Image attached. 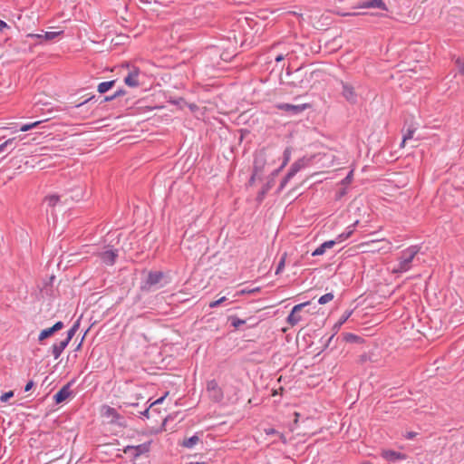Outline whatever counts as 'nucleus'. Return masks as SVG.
I'll return each instance as SVG.
<instances>
[{
  "label": "nucleus",
  "mask_w": 464,
  "mask_h": 464,
  "mask_svg": "<svg viewBox=\"0 0 464 464\" xmlns=\"http://www.w3.org/2000/svg\"><path fill=\"white\" fill-rule=\"evenodd\" d=\"M276 158H278V153L274 150L263 149L257 151L254 160V174L251 177L250 182L254 181L256 177L263 172L266 165L275 164Z\"/></svg>",
  "instance_id": "1"
},
{
  "label": "nucleus",
  "mask_w": 464,
  "mask_h": 464,
  "mask_svg": "<svg viewBox=\"0 0 464 464\" xmlns=\"http://www.w3.org/2000/svg\"><path fill=\"white\" fill-rule=\"evenodd\" d=\"M420 251V246H411L402 250L398 258V262L392 268L394 274L405 273L411 268V263Z\"/></svg>",
  "instance_id": "2"
},
{
  "label": "nucleus",
  "mask_w": 464,
  "mask_h": 464,
  "mask_svg": "<svg viewBox=\"0 0 464 464\" xmlns=\"http://www.w3.org/2000/svg\"><path fill=\"white\" fill-rule=\"evenodd\" d=\"M164 277V274L160 271L150 272L148 274L147 279L145 281L144 285L142 286L143 290L150 291L157 289L163 285H160L161 280Z\"/></svg>",
  "instance_id": "3"
},
{
  "label": "nucleus",
  "mask_w": 464,
  "mask_h": 464,
  "mask_svg": "<svg viewBox=\"0 0 464 464\" xmlns=\"http://www.w3.org/2000/svg\"><path fill=\"white\" fill-rule=\"evenodd\" d=\"M277 110L285 111L287 115L295 116L302 113L306 109L310 108V104L304 103L299 105H294L290 103H277L276 104Z\"/></svg>",
  "instance_id": "4"
},
{
  "label": "nucleus",
  "mask_w": 464,
  "mask_h": 464,
  "mask_svg": "<svg viewBox=\"0 0 464 464\" xmlns=\"http://www.w3.org/2000/svg\"><path fill=\"white\" fill-rule=\"evenodd\" d=\"M99 256L103 264L112 266L118 257V250L108 246L99 254Z\"/></svg>",
  "instance_id": "5"
},
{
  "label": "nucleus",
  "mask_w": 464,
  "mask_h": 464,
  "mask_svg": "<svg viewBox=\"0 0 464 464\" xmlns=\"http://www.w3.org/2000/svg\"><path fill=\"white\" fill-rule=\"evenodd\" d=\"M308 304H309V302H304V303L295 305L293 307L291 313L287 316V319H286L287 323L290 325L294 326V325H296L299 322H301L302 317L299 314V313L304 306H306Z\"/></svg>",
  "instance_id": "6"
},
{
  "label": "nucleus",
  "mask_w": 464,
  "mask_h": 464,
  "mask_svg": "<svg viewBox=\"0 0 464 464\" xmlns=\"http://www.w3.org/2000/svg\"><path fill=\"white\" fill-rule=\"evenodd\" d=\"M207 392L208 393V396L214 401H220L223 394L220 390V388L218 385V382L215 380H210L207 383Z\"/></svg>",
  "instance_id": "7"
},
{
  "label": "nucleus",
  "mask_w": 464,
  "mask_h": 464,
  "mask_svg": "<svg viewBox=\"0 0 464 464\" xmlns=\"http://www.w3.org/2000/svg\"><path fill=\"white\" fill-rule=\"evenodd\" d=\"M341 85L343 88L342 94L344 97V99L351 103H355L357 101V94L354 92L353 87L343 81L341 82Z\"/></svg>",
  "instance_id": "8"
},
{
  "label": "nucleus",
  "mask_w": 464,
  "mask_h": 464,
  "mask_svg": "<svg viewBox=\"0 0 464 464\" xmlns=\"http://www.w3.org/2000/svg\"><path fill=\"white\" fill-rule=\"evenodd\" d=\"M140 72V71L138 67L133 66L127 76L124 78L125 84L132 88L138 87L140 85V82L138 80Z\"/></svg>",
  "instance_id": "9"
},
{
  "label": "nucleus",
  "mask_w": 464,
  "mask_h": 464,
  "mask_svg": "<svg viewBox=\"0 0 464 464\" xmlns=\"http://www.w3.org/2000/svg\"><path fill=\"white\" fill-rule=\"evenodd\" d=\"M102 416L111 419V422L112 423H119V420L121 419L117 411L109 405L102 406Z\"/></svg>",
  "instance_id": "10"
},
{
  "label": "nucleus",
  "mask_w": 464,
  "mask_h": 464,
  "mask_svg": "<svg viewBox=\"0 0 464 464\" xmlns=\"http://www.w3.org/2000/svg\"><path fill=\"white\" fill-rule=\"evenodd\" d=\"M311 160L310 158L303 157L294 162L289 169L290 176H295L298 171L307 167L311 163Z\"/></svg>",
  "instance_id": "11"
},
{
  "label": "nucleus",
  "mask_w": 464,
  "mask_h": 464,
  "mask_svg": "<svg viewBox=\"0 0 464 464\" xmlns=\"http://www.w3.org/2000/svg\"><path fill=\"white\" fill-rule=\"evenodd\" d=\"M71 384L68 383L64 386H63L53 396V400L55 403L59 404L63 401H64L70 395H71V390H70Z\"/></svg>",
  "instance_id": "12"
},
{
  "label": "nucleus",
  "mask_w": 464,
  "mask_h": 464,
  "mask_svg": "<svg viewBox=\"0 0 464 464\" xmlns=\"http://www.w3.org/2000/svg\"><path fill=\"white\" fill-rule=\"evenodd\" d=\"M69 341H67L66 339L59 342V343H55L53 344L52 346V354L53 356V358L56 360L58 359L61 354L63 353V350L68 346L69 344Z\"/></svg>",
  "instance_id": "13"
},
{
  "label": "nucleus",
  "mask_w": 464,
  "mask_h": 464,
  "mask_svg": "<svg viewBox=\"0 0 464 464\" xmlns=\"http://www.w3.org/2000/svg\"><path fill=\"white\" fill-rule=\"evenodd\" d=\"M359 7L361 8H380L382 10L387 11L388 8L385 3L382 0H368L362 2Z\"/></svg>",
  "instance_id": "14"
},
{
  "label": "nucleus",
  "mask_w": 464,
  "mask_h": 464,
  "mask_svg": "<svg viewBox=\"0 0 464 464\" xmlns=\"http://www.w3.org/2000/svg\"><path fill=\"white\" fill-rule=\"evenodd\" d=\"M16 137L10 138L6 140L5 142L0 144V154L5 153V155L9 154L11 151H13L16 146Z\"/></svg>",
  "instance_id": "15"
},
{
  "label": "nucleus",
  "mask_w": 464,
  "mask_h": 464,
  "mask_svg": "<svg viewBox=\"0 0 464 464\" xmlns=\"http://www.w3.org/2000/svg\"><path fill=\"white\" fill-rule=\"evenodd\" d=\"M69 198L67 196L50 195L45 198V201L51 207L56 206L58 203L67 204Z\"/></svg>",
  "instance_id": "16"
},
{
  "label": "nucleus",
  "mask_w": 464,
  "mask_h": 464,
  "mask_svg": "<svg viewBox=\"0 0 464 464\" xmlns=\"http://www.w3.org/2000/svg\"><path fill=\"white\" fill-rule=\"evenodd\" d=\"M382 456L388 461H396L399 459H404L405 455L394 450H383Z\"/></svg>",
  "instance_id": "17"
},
{
  "label": "nucleus",
  "mask_w": 464,
  "mask_h": 464,
  "mask_svg": "<svg viewBox=\"0 0 464 464\" xmlns=\"http://www.w3.org/2000/svg\"><path fill=\"white\" fill-rule=\"evenodd\" d=\"M336 244L335 240L325 241L321 244L313 253V256H321L325 253L326 249L332 248Z\"/></svg>",
  "instance_id": "18"
},
{
  "label": "nucleus",
  "mask_w": 464,
  "mask_h": 464,
  "mask_svg": "<svg viewBox=\"0 0 464 464\" xmlns=\"http://www.w3.org/2000/svg\"><path fill=\"white\" fill-rule=\"evenodd\" d=\"M357 224H358V221H355L353 225H350L349 227H347L346 230L343 233L338 235V237L335 239L336 243H341V242L346 240L347 238H349L354 232V228Z\"/></svg>",
  "instance_id": "19"
},
{
  "label": "nucleus",
  "mask_w": 464,
  "mask_h": 464,
  "mask_svg": "<svg viewBox=\"0 0 464 464\" xmlns=\"http://www.w3.org/2000/svg\"><path fill=\"white\" fill-rule=\"evenodd\" d=\"M199 441V437L197 435H193L188 439H185L181 445L187 449L194 448Z\"/></svg>",
  "instance_id": "20"
},
{
  "label": "nucleus",
  "mask_w": 464,
  "mask_h": 464,
  "mask_svg": "<svg viewBox=\"0 0 464 464\" xmlns=\"http://www.w3.org/2000/svg\"><path fill=\"white\" fill-rule=\"evenodd\" d=\"M115 80H111V81H108V82H101L98 87H97V91L100 92V93H105L106 92H108L111 88H112L115 84Z\"/></svg>",
  "instance_id": "21"
},
{
  "label": "nucleus",
  "mask_w": 464,
  "mask_h": 464,
  "mask_svg": "<svg viewBox=\"0 0 464 464\" xmlns=\"http://www.w3.org/2000/svg\"><path fill=\"white\" fill-rule=\"evenodd\" d=\"M247 324L248 326L251 327V326L256 325V322L253 318H248L246 320H240V319H236L234 317V323H233L234 328L237 329L238 327H240L242 324Z\"/></svg>",
  "instance_id": "22"
},
{
  "label": "nucleus",
  "mask_w": 464,
  "mask_h": 464,
  "mask_svg": "<svg viewBox=\"0 0 464 464\" xmlns=\"http://www.w3.org/2000/svg\"><path fill=\"white\" fill-rule=\"evenodd\" d=\"M46 120H44L45 121ZM42 122H44V121H34V122H32V123H27V124H24L22 125L20 128H19V130L20 131H27V130H30L35 127H37L38 125H40Z\"/></svg>",
  "instance_id": "23"
},
{
  "label": "nucleus",
  "mask_w": 464,
  "mask_h": 464,
  "mask_svg": "<svg viewBox=\"0 0 464 464\" xmlns=\"http://www.w3.org/2000/svg\"><path fill=\"white\" fill-rule=\"evenodd\" d=\"M79 322H75L74 324L71 327V329L68 330L67 332V336H66V340L71 342V340L72 339V337L74 336L75 333L77 332L78 328H79Z\"/></svg>",
  "instance_id": "24"
},
{
  "label": "nucleus",
  "mask_w": 464,
  "mask_h": 464,
  "mask_svg": "<svg viewBox=\"0 0 464 464\" xmlns=\"http://www.w3.org/2000/svg\"><path fill=\"white\" fill-rule=\"evenodd\" d=\"M255 291V289H249L248 287L238 286L236 292L234 293V296L243 295L245 294H252Z\"/></svg>",
  "instance_id": "25"
},
{
  "label": "nucleus",
  "mask_w": 464,
  "mask_h": 464,
  "mask_svg": "<svg viewBox=\"0 0 464 464\" xmlns=\"http://www.w3.org/2000/svg\"><path fill=\"white\" fill-rule=\"evenodd\" d=\"M290 158H291V149L286 148L284 151V160H283L282 164L280 165V169H283L286 166V164L290 160Z\"/></svg>",
  "instance_id": "26"
},
{
  "label": "nucleus",
  "mask_w": 464,
  "mask_h": 464,
  "mask_svg": "<svg viewBox=\"0 0 464 464\" xmlns=\"http://www.w3.org/2000/svg\"><path fill=\"white\" fill-rule=\"evenodd\" d=\"M54 333L53 332V329L52 327L50 328H46V329H44L40 334H39V336H38V340L40 342H42L43 340H44L45 338L53 335Z\"/></svg>",
  "instance_id": "27"
},
{
  "label": "nucleus",
  "mask_w": 464,
  "mask_h": 464,
  "mask_svg": "<svg viewBox=\"0 0 464 464\" xmlns=\"http://www.w3.org/2000/svg\"><path fill=\"white\" fill-rule=\"evenodd\" d=\"M131 449L135 450L134 455L139 456L143 452L147 451L149 450V447L146 444H140L135 447H131Z\"/></svg>",
  "instance_id": "28"
},
{
  "label": "nucleus",
  "mask_w": 464,
  "mask_h": 464,
  "mask_svg": "<svg viewBox=\"0 0 464 464\" xmlns=\"http://www.w3.org/2000/svg\"><path fill=\"white\" fill-rule=\"evenodd\" d=\"M333 299H334V295L332 293H327V294L322 295L318 299V303L320 304H325L329 303L330 301H332Z\"/></svg>",
  "instance_id": "29"
},
{
  "label": "nucleus",
  "mask_w": 464,
  "mask_h": 464,
  "mask_svg": "<svg viewBox=\"0 0 464 464\" xmlns=\"http://www.w3.org/2000/svg\"><path fill=\"white\" fill-rule=\"evenodd\" d=\"M73 195L70 196V198L74 201H78L82 198V189L81 188H77L72 190Z\"/></svg>",
  "instance_id": "30"
},
{
  "label": "nucleus",
  "mask_w": 464,
  "mask_h": 464,
  "mask_svg": "<svg viewBox=\"0 0 464 464\" xmlns=\"http://www.w3.org/2000/svg\"><path fill=\"white\" fill-rule=\"evenodd\" d=\"M415 130L414 129H409L407 132L403 135V139L401 142V147H404L405 142L408 140L412 139Z\"/></svg>",
  "instance_id": "31"
},
{
  "label": "nucleus",
  "mask_w": 464,
  "mask_h": 464,
  "mask_svg": "<svg viewBox=\"0 0 464 464\" xmlns=\"http://www.w3.org/2000/svg\"><path fill=\"white\" fill-rule=\"evenodd\" d=\"M455 64L459 72L464 75V61L461 58H457L455 60Z\"/></svg>",
  "instance_id": "32"
},
{
  "label": "nucleus",
  "mask_w": 464,
  "mask_h": 464,
  "mask_svg": "<svg viewBox=\"0 0 464 464\" xmlns=\"http://www.w3.org/2000/svg\"><path fill=\"white\" fill-rule=\"evenodd\" d=\"M62 32H45L44 34V39L50 41L56 38Z\"/></svg>",
  "instance_id": "33"
},
{
  "label": "nucleus",
  "mask_w": 464,
  "mask_h": 464,
  "mask_svg": "<svg viewBox=\"0 0 464 464\" xmlns=\"http://www.w3.org/2000/svg\"><path fill=\"white\" fill-rule=\"evenodd\" d=\"M13 396H14V392L13 391H9V392H5V393H3L1 395L0 401H1V402H6Z\"/></svg>",
  "instance_id": "34"
},
{
  "label": "nucleus",
  "mask_w": 464,
  "mask_h": 464,
  "mask_svg": "<svg viewBox=\"0 0 464 464\" xmlns=\"http://www.w3.org/2000/svg\"><path fill=\"white\" fill-rule=\"evenodd\" d=\"M294 176H290V172L288 171V173L286 174V176L284 178V179L282 180L281 184H280V187H279V189H283L286 184L288 183V181L293 178Z\"/></svg>",
  "instance_id": "35"
},
{
  "label": "nucleus",
  "mask_w": 464,
  "mask_h": 464,
  "mask_svg": "<svg viewBox=\"0 0 464 464\" xmlns=\"http://www.w3.org/2000/svg\"><path fill=\"white\" fill-rule=\"evenodd\" d=\"M353 170H351L348 175L342 180L343 185L349 184L353 179Z\"/></svg>",
  "instance_id": "36"
},
{
  "label": "nucleus",
  "mask_w": 464,
  "mask_h": 464,
  "mask_svg": "<svg viewBox=\"0 0 464 464\" xmlns=\"http://www.w3.org/2000/svg\"><path fill=\"white\" fill-rule=\"evenodd\" d=\"M285 260V258L282 257L281 260L279 261V263L277 265V267H276V275H278L284 269Z\"/></svg>",
  "instance_id": "37"
},
{
  "label": "nucleus",
  "mask_w": 464,
  "mask_h": 464,
  "mask_svg": "<svg viewBox=\"0 0 464 464\" xmlns=\"http://www.w3.org/2000/svg\"><path fill=\"white\" fill-rule=\"evenodd\" d=\"M95 99V96L92 95L91 97H89L88 99L84 100L83 102L78 103L75 105V108H82L83 107L86 103L90 102L91 101L94 100Z\"/></svg>",
  "instance_id": "38"
},
{
  "label": "nucleus",
  "mask_w": 464,
  "mask_h": 464,
  "mask_svg": "<svg viewBox=\"0 0 464 464\" xmlns=\"http://www.w3.org/2000/svg\"><path fill=\"white\" fill-rule=\"evenodd\" d=\"M63 327V323L61 322V321H58L56 322L53 326H52V329H53V332L55 333L59 330H61L62 328Z\"/></svg>",
  "instance_id": "39"
},
{
  "label": "nucleus",
  "mask_w": 464,
  "mask_h": 464,
  "mask_svg": "<svg viewBox=\"0 0 464 464\" xmlns=\"http://www.w3.org/2000/svg\"><path fill=\"white\" fill-rule=\"evenodd\" d=\"M151 407H147L143 411H140V417L149 419L150 417V409Z\"/></svg>",
  "instance_id": "40"
},
{
  "label": "nucleus",
  "mask_w": 464,
  "mask_h": 464,
  "mask_svg": "<svg viewBox=\"0 0 464 464\" xmlns=\"http://www.w3.org/2000/svg\"><path fill=\"white\" fill-rule=\"evenodd\" d=\"M225 299H226V297H225V296H223V297H221V298H219V299H218V300H216V301H214V302H211V303L209 304V306H210V307H216V306L219 305L222 302H224V301H225Z\"/></svg>",
  "instance_id": "41"
},
{
  "label": "nucleus",
  "mask_w": 464,
  "mask_h": 464,
  "mask_svg": "<svg viewBox=\"0 0 464 464\" xmlns=\"http://www.w3.org/2000/svg\"><path fill=\"white\" fill-rule=\"evenodd\" d=\"M270 188H271V185H270V184H267V185L266 186V188H263V190L259 193V195H258V198H259L260 200L264 198L265 194H266V193L270 189Z\"/></svg>",
  "instance_id": "42"
},
{
  "label": "nucleus",
  "mask_w": 464,
  "mask_h": 464,
  "mask_svg": "<svg viewBox=\"0 0 464 464\" xmlns=\"http://www.w3.org/2000/svg\"><path fill=\"white\" fill-rule=\"evenodd\" d=\"M270 188H271V185H270V184H267V185L266 186V188H263V190L259 193V195H258V198H259L260 200L264 198L265 194H266V193L270 189Z\"/></svg>",
  "instance_id": "43"
},
{
  "label": "nucleus",
  "mask_w": 464,
  "mask_h": 464,
  "mask_svg": "<svg viewBox=\"0 0 464 464\" xmlns=\"http://www.w3.org/2000/svg\"><path fill=\"white\" fill-rule=\"evenodd\" d=\"M139 403H128L123 402L122 405L120 406V408L124 409L125 411H127V408L129 407H137Z\"/></svg>",
  "instance_id": "44"
},
{
  "label": "nucleus",
  "mask_w": 464,
  "mask_h": 464,
  "mask_svg": "<svg viewBox=\"0 0 464 464\" xmlns=\"http://www.w3.org/2000/svg\"><path fill=\"white\" fill-rule=\"evenodd\" d=\"M168 395V392H166L162 397L157 399L155 401H153L150 407H152L153 405H157V404H160L162 403V401H164V399L166 398V396Z\"/></svg>",
  "instance_id": "45"
},
{
  "label": "nucleus",
  "mask_w": 464,
  "mask_h": 464,
  "mask_svg": "<svg viewBox=\"0 0 464 464\" xmlns=\"http://www.w3.org/2000/svg\"><path fill=\"white\" fill-rule=\"evenodd\" d=\"M352 314V312H346L340 319L339 324H343Z\"/></svg>",
  "instance_id": "46"
},
{
  "label": "nucleus",
  "mask_w": 464,
  "mask_h": 464,
  "mask_svg": "<svg viewBox=\"0 0 464 464\" xmlns=\"http://www.w3.org/2000/svg\"><path fill=\"white\" fill-rule=\"evenodd\" d=\"M34 385V381H29L24 387V392H29L33 388Z\"/></svg>",
  "instance_id": "47"
},
{
  "label": "nucleus",
  "mask_w": 464,
  "mask_h": 464,
  "mask_svg": "<svg viewBox=\"0 0 464 464\" xmlns=\"http://www.w3.org/2000/svg\"><path fill=\"white\" fill-rule=\"evenodd\" d=\"M9 26L7 24L0 19V31L3 32L5 28H8Z\"/></svg>",
  "instance_id": "48"
},
{
  "label": "nucleus",
  "mask_w": 464,
  "mask_h": 464,
  "mask_svg": "<svg viewBox=\"0 0 464 464\" xmlns=\"http://www.w3.org/2000/svg\"><path fill=\"white\" fill-rule=\"evenodd\" d=\"M28 37H30V38H36V39H42V38H44V34H29Z\"/></svg>",
  "instance_id": "49"
},
{
  "label": "nucleus",
  "mask_w": 464,
  "mask_h": 464,
  "mask_svg": "<svg viewBox=\"0 0 464 464\" xmlns=\"http://www.w3.org/2000/svg\"><path fill=\"white\" fill-rule=\"evenodd\" d=\"M124 94H125V91L121 89V90H118L117 92H115V93L113 94V97L117 98V97H120Z\"/></svg>",
  "instance_id": "50"
},
{
  "label": "nucleus",
  "mask_w": 464,
  "mask_h": 464,
  "mask_svg": "<svg viewBox=\"0 0 464 464\" xmlns=\"http://www.w3.org/2000/svg\"><path fill=\"white\" fill-rule=\"evenodd\" d=\"M265 431H266V434H267V435H272V434H275L276 432V430H274L272 428L266 429Z\"/></svg>",
  "instance_id": "51"
},
{
  "label": "nucleus",
  "mask_w": 464,
  "mask_h": 464,
  "mask_svg": "<svg viewBox=\"0 0 464 464\" xmlns=\"http://www.w3.org/2000/svg\"><path fill=\"white\" fill-rule=\"evenodd\" d=\"M415 436H416V433L412 432V431L407 432V434H406V438L409 440L413 439Z\"/></svg>",
  "instance_id": "52"
},
{
  "label": "nucleus",
  "mask_w": 464,
  "mask_h": 464,
  "mask_svg": "<svg viewBox=\"0 0 464 464\" xmlns=\"http://www.w3.org/2000/svg\"><path fill=\"white\" fill-rule=\"evenodd\" d=\"M115 97H113V95H111V96H106L104 98V102H111L112 100H114Z\"/></svg>",
  "instance_id": "53"
},
{
  "label": "nucleus",
  "mask_w": 464,
  "mask_h": 464,
  "mask_svg": "<svg viewBox=\"0 0 464 464\" xmlns=\"http://www.w3.org/2000/svg\"><path fill=\"white\" fill-rule=\"evenodd\" d=\"M284 60V55L283 54H279L276 57V62H281Z\"/></svg>",
  "instance_id": "54"
},
{
  "label": "nucleus",
  "mask_w": 464,
  "mask_h": 464,
  "mask_svg": "<svg viewBox=\"0 0 464 464\" xmlns=\"http://www.w3.org/2000/svg\"><path fill=\"white\" fill-rule=\"evenodd\" d=\"M281 170H282V169H280V167H279L278 169H276V170H274V171L272 172V176H273V178H274V177H276V176L279 173V171H281Z\"/></svg>",
  "instance_id": "55"
},
{
  "label": "nucleus",
  "mask_w": 464,
  "mask_h": 464,
  "mask_svg": "<svg viewBox=\"0 0 464 464\" xmlns=\"http://www.w3.org/2000/svg\"><path fill=\"white\" fill-rule=\"evenodd\" d=\"M186 464H204V462H188V463H186Z\"/></svg>",
  "instance_id": "56"
}]
</instances>
